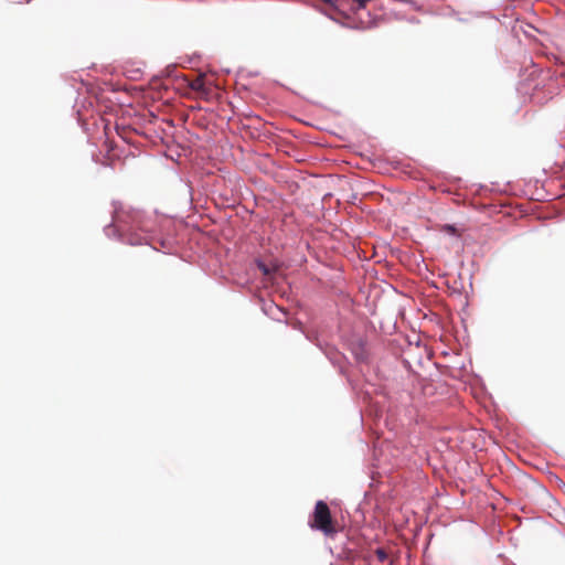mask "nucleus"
Here are the masks:
<instances>
[{"label":"nucleus","instance_id":"obj_7","mask_svg":"<svg viewBox=\"0 0 565 565\" xmlns=\"http://www.w3.org/2000/svg\"><path fill=\"white\" fill-rule=\"evenodd\" d=\"M321 1L324 2V3L331 2V0H321Z\"/></svg>","mask_w":565,"mask_h":565},{"label":"nucleus","instance_id":"obj_4","mask_svg":"<svg viewBox=\"0 0 565 565\" xmlns=\"http://www.w3.org/2000/svg\"><path fill=\"white\" fill-rule=\"evenodd\" d=\"M375 555L381 563H384L388 558V555L384 548H377L375 551Z\"/></svg>","mask_w":565,"mask_h":565},{"label":"nucleus","instance_id":"obj_2","mask_svg":"<svg viewBox=\"0 0 565 565\" xmlns=\"http://www.w3.org/2000/svg\"><path fill=\"white\" fill-rule=\"evenodd\" d=\"M116 227L121 232H129L135 230L143 231L142 215L139 211L135 210H120L116 212L114 217Z\"/></svg>","mask_w":565,"mask_h":565},{"label":"nucleus","instance_id":"obj_3","mask_svg":"<svg viewBox=\"0 0 565 565\" xmlns=\"http://www.w3.org/2000/svg\"><path fill=\"white\" fill-rule=\"evenodd\" d=\"M189 87L192 90H194L201 95H206L209 93V88L205 86V81H204L203 75H200V76L195 77L194 79H192L189 83Z\"/></svg>","mask_w":565,"mask_h":565},{"label":"nucleus","instance_id":"obj_5","mask_svg":"<svg viewBox=\"0 0 565 565\" xmlns=\"http://www.w3.org/2000/svg\"><path fill=\"white\" fill-rule=\"evenodd\" d=\"M129 242H130L131 245L140 244L141 243V241H139V239L138 241H129Z\"/></svg>","mask_w":565,"mask_h":565},{"label":"nucleus","instance_id":"obj_1","mask_svg":"<svg viewBox=\"0 0 565 565\" xmlns=\"http://www.w3.org/2000/svg\"><path fill=\"white\" fill-rule=\"evenodd\" d=\"M309 525L311 529L318 530L330 537L334 536L338 532L331 511L322 500L317 501Z\"/></svg>","mask_w":565,"mask_h":565},{"label":"nucleus","instance_id":"obj_6","mask_svg":"<svg viewBox=\"0 0 565 565\" xmlns=\"http://www.w3.org/2000/svg\"><path fill=\"white\" fill-rule=\"evenodd\" d=\"M262 269H263L264 274H268V269L265 266H262Z\"/></svg>","mask_w":565,"mask_h":565}]
</instances>
